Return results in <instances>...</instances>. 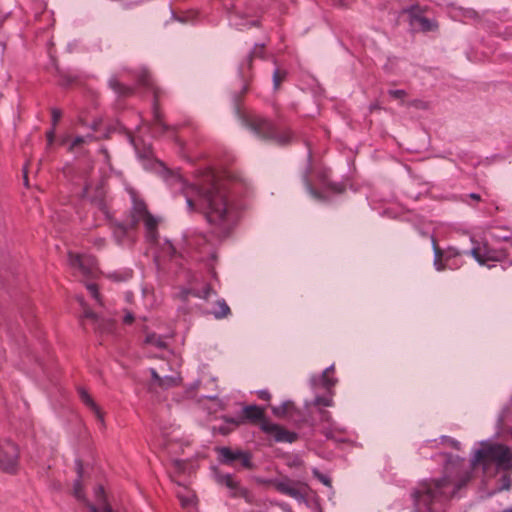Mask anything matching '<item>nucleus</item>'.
Masks as SVG:
<instances>
[{"label":"nucleus","instance_id":"a878e982","mask_svg":"<svg viewBox=\"0 0 512 512\" xmlns=\"http://www.w3.org/2000/svg\"><path fill=\"white\" fill-rule=\"evenodd\" d=\"M210 313L217 319L226 317L230 313V308L224 300H218L216 308L211 310Z\"/></svg>","mask_w":512,"mask_h":512},{"label":"nucleus","instance_id":"e433bc0d","mask_svg":"<svg viewBox=\"0 0 512 512\" xmlns=\"http://www.w3.org/2000/svg\"><path fill=\"white\" fill-rule=\"evenodd\" d=\"M285 78V72H281L278 68H276L273 72V84L274 88L277 89L281 83V81Z\"/></svg>","mask_w":512,"mask_h":512},{"label":"nucleus","instance_id":"4be33fe9","mask_svg":"<svg viewBox=\"0 0 512 512\" xmlns=\"http://www.w3.org/2000/svg\"><path fill=\"white\" fill-rule=\"evenodd\" d=\"M113 236L118 244H125L130 241L129 227L123 224H116L113 228Z\"/></svg>","mask_w":512,"mask_h":512},{"label":"nucleus","instance_id":"cd10ccee","mask_svg":"<svg viewBox=\"0 0 512 512\" xmlns=\"http://www.w3.org/2000/svg\"><path fill=\"white\" fill-rule=\"evenodd\" d=\"M109 86L118 94L120 95H127L131 92V88L130 87H127V86H124L122 84L119 83V81L115 78V77H112L110 80H109Z\"/></svg>","mask_w":512,"mask_h":512},{"label":"nucleus","instance_id":"aec40b11","mask_svg":"<svg viewBox=\"0 0 512 512\" xmlns=\"http://www.w3.org/2000/svg\"><path fill=\"white\" fill-rule=\"evenodd\" d=\"M103 189H98L97 190V194L95 196H92L91 193H90V187L89 186H86L85 189H84V196L85 197H88L91 199L92 202H94L98 208L103 212V214L106 216V217H109V213H108V210H107V206L102 198L103 196Z\"/></svg>","mask_w":512,"mask_h":512},{"label":"nucleus","instance_id":"c9c22d12","mask_svg":"<svg viewBox=\"0 0 512 512\" xmlns=\"http://www.w3.org/2000/svg\"><path fill=\"white\" fill-rule=\"evenodd\" d=\"M191 293H193L195 296L207 299L210 296L211 288L210 286H205L202 290H198L195 287L191 288Z\"/></svg>","mask_w":512,"mask_h":512},{"label":"nucleus","instance_id":"0eeeda50","mask_svg":"<svg viewBox=\"0 0 512 512\" xmlns=\"http://www.w3.org/2000/svg\"><path fill=\"white\" fill-rule=\"evenodd\" d=\"M18 459V446L10 439H0V470L8 473L15 472Z\"/></svg>","mask_w":512,"mask_h":512},{"label":"nucleus","instance_id":"393cba45","mask_svg":"<svg viewBox=\"0 0 512 512\" xmlns=\"http://www.w3.org/2000/svg\"><path fill=\"white\" fill-rule=\"evenodd\" d=\"M145 344L147 346L155 347L157 349H165L166 341L162 336L156 334H148L145 338Z\"/></svg>","mask_w":512,"mask_h":512},{"label":"nucleus","instance_id":"7c9ffc66","mask_svg":"<svg viewBox=\"0 0 512 512\" xmlns=\"http://www.w3.org/2000/svg\"><path fill=\"white\" fill-rule=\"evenodd\" d=\"M292 406L293 403L291 401H285L279 406L272 407V412L277 417H283L288 413Z\"/></svg>","mask_w":512,"mask_h":512},{"label":"nucleus","instance_id":"680f3d73","mask_svg":"<svg viewBox=\"0 0 512 512\" xmlns=\"http://www.w3.org/2000/svg\"><path fill=\"white\" fill-rule=\"evenodd\" d=\"M511 246H512V238H511Z\"/></svg>","mask_w":512,"mask_h":512},{"label":"nucleus","instance_id":"20e7f679","mask_svg":"<svg viewBox=\"0 0 512 512\" xmlns=\"http://www.w3.org/2000/svg\"><path fill=\"white\" fill-rule=\"evenodd\" d=\"M243 420H261V429L276 442L292 443L296 440V434L281 426L263 418V409L257 405H248L243 408Z\"/></svg>","mask_w":512,"mask_h":512},{"label":"nucleus","instance_id":"6ab92c4d","mask_svg":"<svg viewBox=\"0 0 512 512\" xmlns=\"http://www.w3.org/2000/svg\"><path fill=\"white\" fill-rule=\"evenodd\" d=\"M92 140L93 136L91 134L86 136H77L73 139H70L69 136H65L62 138L61 144L67 146L69 151H74L77 147L87 144Z\"/></svg>","mask_w":512,"mask_h":512},{"label":"nucleus","instance_id":"412c9836","mask_svg":"<svg viewBox=\"0 0 512 512\" xmlns=\"http://www.w3.org/2000/svg\"><path fill=\"white\" fill-rule=\"evenodd\" d=\"M78 392H79V397H80L81 401L95 413V415L101 422H103V415H102L99 407L97 406V404L94 402L92 397L89 395V393L83 388H80Z\"/></svg>","mask_w":512,"mask_h":512},{"label":"nucleus","instance_id":"052dcab7","mask_svg":"<svg viewBox=\"0 0 512 512\" xmlns=\"http://www.w3.org/2000/svg\"><path fill=\"white\" fill-rule=\"evenodd\" d=\"M211 258L214 259L215 255L213 253L210 254Z\"/></svg>","mask_w":512,"mask_h":512},{"label":"nucleus","instance_id":"39448f33","mask_svg":"<svg viewBox=\"0 0 512 512\" xmlns=\"http://www.w3.org/2000/svg\"><path fill=\"white\" fill-rule=\"evenodd\" d=\"M131 197L133 206L131 211L132 222L130 226L132 227L137 223L142 222L145 227L147 241L152 245L158 244L157 227L159 219L152 216L147 211L146 205L142 201L136 199L134 193H131Z\"/></svg>","mask_w":512,"mask_h":512},{"label":"nucleus","instance_id":"9d476101","mask_svg":"<svg viewBox=\"0 0 512 512\" xmlns=\"http://www.w3.org/2000/svg\"><path fill=\"white\" fill-rule=\"evenodd\" d=\"M471 256L482 266L492 267L490 262L501 261L505 255L503 252L490 248L487 244L473 247L469 252Z\"/></svg>","mask_w":512,"mask_h":512},{"label":"nucleus","instance_id":"6e6552de","mask_svg":"<svg viewBox=\"0 0 512 512\" xmlns=\"http://www.w3.org/2000/svg\"><path fill=\"white\" fill-rule=\"evenodd\" d=\"M434 250V267L437 271H443L444 269H457L462 265L459 261V257L465 252H461L455 248H448L446 251H442L433 242Z\"/></svg>","mask_w":512,"mask_h":512},{"label":"nucleus","instance_id":"ea45409f","mask_svg":"<svg viewBox=\"0 0 512 512\" xmlns=\"http://www.w3.org/2000/svg\"><path fill=\"white\" fill-rule=\"evenodd\" d=\"M388 93L391 97H393L395 99H400V100H403L404 97L406 96L405 90H402V89L389 90Z\"/></svg>","mask_w":512,"mask_h":512},{"label":"nucleus","instance_id":"13d9d810","mask_svg":"<svg viewBox=\"0 0 512 512\" xmlns=\"http://www.w3.org/2000/svg\"><path fill=\"white\" fill-rule=\"evenodd\" d=\"M503 512H512V509H506Z\"/></svg>","mask_w":512,"mask_h":512},{"label":"nucleus","instance_id":"49530a36","mask_svg":"<svg viewBox=\"0 0 512 512\" xmlns=\"http://www.w3.org/2000/svg\"><path fill=\"white\" fill-rule=\"evenodd\" d=\"M47 141H48V145H51L54 141V131L51 130L49 132H47Z\"/></svg>","mask_w":512,"mask_h":512},{"label":"nucleus","instance_id":"1a4fd4ad","mask_svg":"<svg viewBox=\"0 0 512 512\" xmlns=\"http://www.w3.org/2000/svg\"><path fill=\"white\" fill-rule=\"evenodd\" d=\"M69 264L74 273L79 276L94 277L97 273V263L91 255L70 252Z\"/></svg>","mask_w":512,"mask_h":512},{"label":"nucleus","instance_id":"5701e85b","mask_svg":"<svg viewBox=\"0 0 512 512\" xmlns=\"http://www.w3.org/2000/svg\"><path fill=\"white\" fill-rule=\"evenodd\" d=\"M138 81L141 85L146 86L152 90V92L154 94L155 101H156L159 97V90L157 87L154 86L148 71L141 70V72L138 75Z\"/></svg>","mask_w":512,"mask_h":512},{"label":"nucleus","instance_id":"37998d69","mask_svg":"<svg viewBox=\"0 0 512 512\" xmlns=\"http://www.w3.org/2000/svg\"><path fill=\"white\" fill-rule=\"evenodd\" d=\"M134 320V315L131 312H126L123 317V322L125 324H131Z\"/></svg>","mask_w":512,"mask_h":512},{"label":"nucleus","instance_id":"2f4dec72","mask_svg":"<svg viewBox=\"0 0 512 512\" xmlns=\"http://www.w3.org/2000/svg\"><path fill=\"white\" fill-rule=\"evenodd\" d=\"M262 50H263V46H262V45H255L254 50H253V52L249 55V57H248L247 61H246V62H244V63H242V64L240 65V67H239V72H240V74H241L242 76H244V74H245V69H246V68L248 69V68L250 67V64H251V61H252V57H253L254 55L258 54V53L260 54V53L262 52Z\"/></svg>","mask_w":512,"mask_h":512},{"label":"nucleus","instance_id":"864d4df0","mask_svg":"<svg viewBox=\"0 0 512 512\" xmlns=\"http://www.w3.org/2000/svg\"><path fill=\"white\" fill-rule=\"evenodd\" d=\"M337 3L340 5L346 4V0H337Z\"/></svg>","mask_w":512,"mask_h":512},{"label":"nucleus","instance_id":"603ef678","mask_svg":"<svg viewBox=\"0 0 512 512\" xmlns=\"http://www.w3.org/2000/svg\"><path fill=\"white\" fill-rule=\"evenodd\" d=\"M200 383H201L200 381H195L194 384H193V389L198 388Z\"/></svg>","mask_w":512,"mask_h":512},{"label":"nucleus","instance_id":"a211bd4d","mask_svg":"<svg viewBox=\"0 0 512 512\" xmlns=\"http://www.w3.org/2000/svg\"><path fill=\"white\" fill-rule=\"evenodd\" d=\"M84 317L93 322L94 328L101 333H109L112 331L113 322L100 320L93 312L89 310L84 311Z\"/></svg>","mask_w":512,"mask_h":512},{"label":"nucleus","instance_id":"423d86ee","mask_svg":"<svg viewBox=\"0 0 512 512\" xmlns=\"http://www.w3.org/2000/svg\"><path fill=\"white\" fill-rule=\"evenodd\" d=\"M149 371L152 377L150 382L151 390H167L178 386L182 380L180 373L177 370H173L170 363L161 365L159 369L150 368Z\"/></svg>","mask_w":512,"mask_h":512},{"label":"nucleus","instance_id":"58836bf2","mask_svg":"<svg viewBox=\"0 0 512 512\" xmlns=\"http://www.w3.org/2000/svg\"><path fill=\"white\" fill-rule=\"evenodd\" d=\"M512 488V476L504 475L501 479V486L499 490H509Z\"/></svg>","mask_w":512,"mask_h":512},{"label":"nucleus","instance_id":"6e6d98bb","mask_svg":"<svg viewBox=\"0 0 512 512\" xmlns=\"http://www.w3.org/2000/svg\"><path fill=\"white\" fill-rule=\"evenodd\" d=\"M326 435H327V437H331V438L333 437L330 432H327Z\"/></svg>","mask_w":512,"mask_h":512},{"label":"nucleus","instance_id":"f3484780","mask_svg":"<svg viewBox=\"0 0 512 512\" xmlns=\"http://www.w3.org/2000/svg\"><path fill=\"white\" fill-rule=\"evenodd\" d=\"M219 481L225 484L234 496H243L245 499H248V492L240 487L230 474L220 476Z\"/></svg>","mask_w":512,"mask_h":512},{"label":"nucleus","instance_id":"09e8293b","mask_svg":"<svg viewBox=\"0 0 512 512\" xmlns=\"http://www.w3.org/2000/svg\"><path fill=\"white\" fill-rule=\"evenodd\" d=\"M130 141L133 144V146L135 147V149L138 150V136L137 137L131 136Z\"/></svg>","mask_w":512,"mask_h":512},{"label":"nucleus","instance_id":"bb28decb","mask_svg":"<svg viewBox=\"0 0 512 512\" xmlns=\"http://www.w3.org/2000/svg\"><path fill=\"white\" fill-rule=\"evenodd\" d=\"M76 467H77V473H78V477L81 478L82 477V471H83V468H82V464L79 460L76 461ZM74 496L79 499V500H83V501H86L85 500V497L82 493V487H81V480L80 479H77L74 483Z\"/></svg>","mask_w":512,"mask_h":512},{"label":"nucleus","instance_id":"3c124183","mask_svg":"<svg viewBox=\"0 0 512 512\" xmlns=\"http://www.w3.org/2000/svg\"><path fill=\"white\" fill-rule=\"evenodd\" d=\"M470 197L475 199V200H479V198H480L479 195L474 194V193L470 194Z\"/></svg>","mask_w":512,"mask_h":512},{"label":"nucleus","instance_id":"f03ea898","mask_svg":"<svg viewBox=\"0 0 512 512\" xmlns=\"http://www.w3.org/2000/svg\"><path fill=\"white\" fill-rule=\"evenodd\" d=\"M165 181L173 192L183 194L190 212L203 213L220 233L228 234L237 223L238 211L228 203L225 190L213 170H207L193 184L173 172L166 174Z\"/></svg>","mask_w":512,"mask_h":512},{"label":"nucleus","instance_id":"a19ab883","mask_svg":"<svg viewBox=\"0 0 512 512\" xmlns=\"http://www.w3.org/2000/svg\"><path fill=\"white\" fill-rule=\"evenodd\" d=\"M441 440H442L443 443H446V444H448V445H450V446H452V447H454L456 449L460 448V442H458V441H456V440H454L452 438H449L447 436H442Z\"/></svg>","mask_w":512,"mask_h":512},{"label":"nucleus","instance_id":"72a5a7b5","mask_svg":"<svg viewBox=\"0 0 512 512\" xmlns=\"http://www.w3.org/2000/svg\"><path fill=\"white\" fill-rule=\"evenodd\" d=\"M163 437L165 441L164 445L168 449H170L171 446L173 445V442L178 440L179 432L176 429H174L171 434L168 432H164Z\"/></svg>","mask_w":512,"mask_h":512},{"label":"nucleus","instance_id":"f8f14e48","mask_svg":"<svg viewBox=\"0 0 512 512\" xmlns=\"http://www.w3.org/2000/svg\"><path fill=\"white\" fill-rule=\"evenodd\" d=\"M275 488L282 494L301 502L304 500L306 486L290 479H280L275 483Z\"/></svg>","mask_w":512,"mask_h":512},{"label":"nucleus","instance_id":"4d7b16f0","mask_svg":"<svg viewBox=\"0 0 512 512\" xmlns=\"http://www.w3.org/2000/svg\"><path fill=\"white\" fill-rule=\"evenodd\" d=\"M78 300H79L80 304L83 305V299L79 298Z\"/></svg>","mask_w":512,"mask_h":512},{"label":"nucleus","instance_id":"de8ad7c7","mask_svg":"<svg viewBox=\"0 0 512 512\" xmlns=\"http://www.w3.org/2000/svg\"><path fill=\"white\" fill-rule=\"evenodd\" d=\"M330 414L327 411L322 410L321 411V419L323 421H329L330 420Z\"/></svg>","mask_w":512,"mask_h":512},{"label":"nucleus","instance_id":"79ce46f5","mask_svg":"<svg viewBox=\"0 0 512 512\" xmlns=\"http://www.w3.org/2000/svg\"><path fill=\"white\" fill-rule=\"evenodd\" d=\"M314 474L318 477V479L323 483L325 484L326 486H330V479L325 476V475H322L320 473H318L317 471H314Z\"/></svg>","mask_w":512,"mask_h":512},{"label":"nucleus","instance_id":"7ed1b4c3","mask_svg":"<svg viewBox=\"0 0 512 512\" xmlns=\"http://www.w3.org/2000/svg\"><path fill=\"white\" fill-rule=\"evenodd\" d=\"M243 125H245L256 136L263 139H270L278 144H287L291 139L289 130L280 131L265 118L254 114L244 113L240 115Z\"/></svg>","mask_w":512,"mask_h":512},{"label":"nucleus","instance_id":"4c0bfd02","mask_svg":"<svg viewBox=\"0 0 512 512\" xmlns=\"http://www.w3.org/2000/svg\"><path fill=\"white\" fill-rule=\"evenodd\" d=\"M86 288L87 290L89 291V293L91 294V296L98 302V303H101L100 301V295L98 293V288L97 286L94 284V283H87L86 284Z\"/></svg>","mask_w":512,"mask_h":512},{"label":"nucleus","instance_id":"c85d7f7f","mask_svg":"<svg viewBox=\"0 0 512 512\" xmlns=\"http://www.w3.org/2000/svg\"><path fill=\"white\" fill-rule=\"evenodd\" d=\"M175 255H176V248L170 241L165 240L163 245L161 246V249H160L157 257H161V256L174 257Z\"/></svg>","mask_w":512,"mask_h":512},{"label":"nucleus","instance_id":"9b49d317","mask_svg":"<svg viewBox=\"0 0 512 512\" xmlns=\"http://www.w3.org/2000/svg\"><path fill=\"white\" fill-rule=\"evenodd\" d=\"M303 181L305 183L306 189L311 197L319 202L325 201L327 199L326 192L331 191L332 193H341L343 191V187L339 184H332L327 182L326 177H321V185L322 191H318L312 187V184L309 181L308 172L303 175Z\"/></svg>","mask_w":512,"mask_h":512},{"label":"nucleus","instance_id":"dca6fc26","mask_svg":"<svg viewBox=\"0 0 512 512\" xmlns=\"http://www.w3.org/2000/svg\"><path fill=\"white\" fill-rule=\"evenodd\" d=\"M95 504L87 503L90 512H113L111 507L106 501L104 490L101 486L97 487L94 491Z\"/></svg>","mask_w":512,"mask_h":512},{"label":"nucleus","instance_id":"f257e3e1","mask_svg":"<svg viewBox=\"0 0 512 512\" xmlns=\"http://www.w3.org/2000/svg\"><path fill=\"white\" fill-rule=\"evenodd\" d=\"M478 444L479 447L474 449L469 464L464 458L447 457L441 454V457L446 460L444 478L439 481H422L412 494L419 509L440 497L454 495L470 480L471 469L478 464H482L484 470L491 463H494L498 470L506 471L512 468V451L509 447L490 440L481 441Z\"/></svg>","mask_w":512,"mask_h":512},{"label":"nucleus","instance_id":"2eb2a0df","mask_svg":"<svg viewBox=\"0 0 512 512\" xmlns=\"http://www.w3.org/2000/svg\"><path fill=\"white\" fill-rule=\"evenodd\" d=\"M221 462L225 464H232L236 460H240L243 467H249L250 458L241 450H231L227 447H221L218 449Z\"/></svg>","mask_w":512,"mask_h":512},{"label":"nucleus","instance_id":"c03bdc74","mask_svg":"<svg viewBox=\"0 0 512 512\" xmlns=\"http://www.w3.org/2000/svg\"><path fill=\"white\" fill-rule=\"evenodd\" d=\"M259 398L263 400H269L270 399V393L267 390H259L258 392Z\"/></svg>","mask_w":512,"mask_h":512},{"label":"nucleus","instance_id":"c756f323","mask_svg":"<svg viewBox=\"0 0 512 512\" xmlns=\"http://www.w3.org/2000/svg\"><path fill=\"white\" fill-rule=\"evenodd\" d=\"M153 115H154V123H153L152 127H149V129L151 130L153 135H156L160 130L162 131L165 128L164 124L162 123L160 114L156 108V105L154 106Z\"/></svg>","mask_w":512,"mask_h":512},{"label":"nucleus","instance_id":"5fc2aeb1","mask_svg":"<svg viewBox=\"0 0 512 512\" xmlns=\"http://www.w3.org/2000/svg\"><path fill=\"white\" fill-rule=\"evenodd\" d=\"M206 398L208 399H211V400H214L216 399V396L215 395H209V396H205Z\"/></svg>","mask_w":512,"mask_h":512},{"label":"nucleus","instance_id":"4468645a","mask_svg":"<svg viewBox=\"0 0 512 512\" xmlns=\"http://www.w3.org/2000/svg\"><path fill=\"white\" fill-rule=\"evenodd\" d=\"M334 372V365L327 367L321 375H312L310 377V385L312 388H324L328 391L331 390L337 383V379L332 377Z\"/></svg>","mask_w":512,"mask_h":512},{"label":"nucleus","instance_id":"a18cd8bd","mask_svg":"<svg viewBox=\"0 0 512 512\" xmlns=\"http://www.w3.org/2000/svg\"><path fill=\"white\" fill-rule=\"evenodd\" d=\"M52 117H53V122H54V124H56V123L59 121L60 117H61V113H60V111H58V110H53V111H52Z\"/></svg>","mask_w":512,"mask_h":512},{"label":"nucleus","instance_id":"b1692460","mask_svg":"<svg viewBox=\"0 0 512 512\" xmlns=\"http://www.w3.org/2000/svg\"><path fill=\"white\" fill-rule=\"evenodd\" d=\"M243 423V419L240 418V417H237V418H226L225 419V425L223 426H219L217 428V430L223 434V435H226L228 434L230 431H232L235 427L239 426L240 424Z\"/></svg>","mask_w":512,"mask_h":512},{"label":"nucleus","instance_id":"8fccbe9b","mask_svg":"<svg viewBox=\"0 0 512 512\" xmlns=\"http://www.w3.org/2000/svg\"><path fill=\"white\" fill-rule=\"evenodd\" d=\"M173 464H174L175 468L178 470L182 469V466L184 465L181 460H174Z\"/></svg>","mask_w":512,"mask_h":512},{"label":"nucleus","instance_id":"bf43d9fd","mask_svg":"<svg viewBox=\"0 0 512 512\" xmlns=\"http://www.w3.org/2000/svg\"><path fill=\"white\" fill-rule=\"evenodd\" d=\"M24 178H25V183L27 184V175L26 174L24 175Z\"/></svg>","mask_w":512,"mask_h":512},{"label":"nucleus","instance_id":"473e14b6","mask_svg":"<svg viewBox=\"0 0 512 512\" xmlns=\"http://www.w3.org/2000/svg\"><path fill=\"white\" fill-rule=\"evenodd\" d=\"M177 496L181 501L182 506L189 507L194 504L195 496L192 492H186V494H181V492H177Z\"/></svg>","mask_w":512,"mask_h":512},{"label":"nucleus","instance_id":"ddd939ff","mask_svg":"<svg viewBox=\"0 0 512 512\" xmlns=\"http://www.w3.org/2000/svg\"><path fill=\"white\" fill-rule=\"evenodd\" d=\"M410 16V25L413 30H420V31H431L436 27V24L424 17L421 13L418 7H411L407 10Z\"/></svg>","mask_w":512,"mask_h":512},{"label":"nucleus","instance_id":"f704fd0d","mask_svg":"<svg viewBox=\"0 0 512 512\" xmlns=\"http://www.w3.org/2000/svg\"><path fill=\"white\" fill-rule=\"evenodd\" d=\"M313 404L316 406H326V407L332 406L333 405L332 394H330L328 396H316L313 401Z\"/></svg>","mask_w":512,"mask_h":512}]
</instances>
